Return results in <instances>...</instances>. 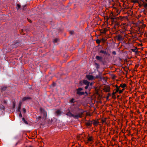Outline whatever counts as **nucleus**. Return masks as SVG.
Instances as JSON below:
<instances>
[{"mask_svg":"<svg viewBox=\"0 0 147 147\" xmlns=\"http://www.w3.org/2000/svg\"><path fill=\"white\" fill-rule=\"evenodd\" d=\"M72 112L74 113L75 115H78L79 117H75V118L78 119L79 118H81L82 117V115L84 113V111L82 109H81L78 107L73 109Z\"/></svg>","mask_w":147,"mask_h":147,"instance_id":"f257e3e1","label":"nucleus"},{"mask_svg":"<svg viewBox=\"0 0 147 147\" xmlns=\"http://www.w3.org/2000/svg\"><path fill=\"white\" fill-rule=\"evenodd\" d=\"M111 20H113V22L115 23V27L116 30H117L119 26V17H118L117 16H115L114 17L111 18Z\"/></svg>","mask_w":147,"mask_h":147,"instance_id":"f03ea898","label":"nucleus"},{"mask_svg":"<svg viewBox=\"0 0 147 147\" xmlns=\"http://www.w3.org/2000/svg\"><path fill=\"white\" fill-rule=\"evenodd\" d=\"M40 111L41 114H42L43 115L44 117L46 118L47 115V112L45 110L42 108H40Z\"/></svg>","mask_w":147,"mask_h":147,"instance_id":"7ed1b4c3","label":"nucleus"},{"mask_svg":"<svg viewBox=\"0 0 147 147\" xmlns=\"http://www.w3.org/2000/svg\"><path fill=\"white\" fill-rule=\"evenodd\" d=\"M117 92H119V87L116 85V87L113 92V96L114 97L115 96V94Z\"/></svg>","mask_w":147,"mask_h":147,"instance_id":"20e7f679","label":"nucleus"},{"mask_svg":"<svg viewBox=\"0 0 147 147\" xmlns=\"http://www.w3.org/2000/svg\"><path fill=\"white\" fill-rule=\"evenodd\" d=\"M66 115L69 116L70 117H73L74 118H75V117H79L78 115H75L72 114L70 111L67 113Z\"/></svg>","mask_w":147,"mask_h":147,"instance_id":"39448f33","label":"nucleus"},{"mask_svg":"<svg viewBox=\"0 0 147 147\" xmlns=\"http://www.w3.org/2000/svg\"><path fill=\"white\" fill-rule=\"evenodd\" d=\"M19 45V43L17 41H16L13 43L11 45L12 47L13 48H16L18 47Z\"/></svg>","mask_w":147,"mask_h":147,"instance_id":"423d86ee","label":"nucleus"},{"mask_svg":"<svg viewBox=\"0 0 147 147\" xmlns=\"http://www.w3.org/2000/svg\"><path fill=\"white\" fill-rule=\"evenodd\" d=\"M126 85L125 83H123L122 82L121 84H120V87H121L123 88L122 90L120 89V93L122 92L125 89V87H126Z\"/></svg>","mask_w":147,"mask_h":147,"instance_id":"0eeeda50","label":"nucleus"},{"mask_svg":"<svg viewBox=\"0 0 147 147\" xmlns=\"http://www.w3.org/2000/svg\"><path fill=\"white\" fill-rule=\"evenodd\" d=\"M86 78L89 80H92L94 79V77L93 76L90 75H86Z\"/></svg>","mask_w":147,"mask_h":147,"instance_id":"6e6552de","label":"nucleus"},{"mask_svg":"<svg viewBox=\"0 0 147 147\" xmlns=\"http://www.w3.org/2000/svg\"><path fill=\"white\" fill-rule=\"evenodd\" d=\"M96 58L98 60L100 61L103 62V61L102 60V57L101 56H96Z\"/></svg>","mask_w":147,"mask_h":147,"instance_id":"1a4fd4ad","label":"nucleus"},{"mask_svg":"<svg viewBox=\"0 0 147 147\" xmlns=\"http://www.w3.org/2000/svg\"><path fill=\"white\" fill-rule=\"evenodd\" d=\"M60 32V30H59L56 29L53 30L52 33L53 34L57 35Z\"/></svg>","mask_w":147,"mask_h":147,"instance_id":"9d476101","label":"nucleus"},{"mask_svg":"<svg viewBox=\"0 0 147 147\" xmlns=\"http://www.w3.org/2000/svg\"><path fill=\"white\" fill-rule=\"evenodd\" d=\"M31 97L28 96H26L24 97L22 99V100L23 101H25L31 99Z\"/></svg>","mask_w":147,"mask_h":147,"instance_id":"9b49d317","label":"nucleus"},{"mask_svg":"<svg viewBox=\"0 0 147 147\" xmlns=\"http://www.w3.org/2000/svg\"><path fill=\"white\" fill-rule=\"evenodd\" d=\"M98 72H99V74L98 75H97L95 77V78H100V79H102L101 75H102V73L98 71Z\"/></svg>","mask_w":147,"mask_h":147,"instance_id":"f8f14e48","label":"nucleus"},{"mask_svg":"<svg viewBox=\"0 0 147 147\" xmlns=\"http://www.w3.org/2000/svg\"><path fill=\"white\" fill-rule=\"evenodd\" d=\"M8 87L7 86H5L1 88V92H3V91L7 90Z\"/></svg>","mask_w":147,"mask_h":147,"instance_id":"ddd939ff","label":"nucleus"},{"mask_svg":"<svg viewBox=\"0 0 147 147\" xmlns=\"http://www.w3.org/2000/svg\"><path fill=\"white\" fill-rule=\"evenodd\" d=\"M83 81V83L84 84L86 85H90V82L88 81L87 80H84Z\"/></svg>","mask_w":147,"mask_h":147,"instance_id":"4468645a","label":"nucleus"},{"mask_svg":"<svg viewBox=\"0 0 147 147\" xmlns=\"http://www.w3.org/2000/svg\"><path fill=\"white\" fill-rule=\"evenodd\" d=\"M61 114V112L60 110H58L56 111V115L57 116H59Z\"/></svg>","mask_w":147,"mask_h":147,"instance_id":"2eb2a0df","label":"nucleus"},{"mask_svg":"<svg viewBox=\"0 0 147 147\" xmlns=\"http://www.w3.org/2000/svg\"><path fill=\"white\" fill-rule=\"evenodd\" d=\"M77 94L79 95H82L84 94V92L80 91H78L77 92Z\"/></svg>","mask_w":147,"mask_h":147,"instance_id":"dca6fc26","label":"nucleus"},{"mask_svg":"<svg viewBox=\"0 0 147 147\" xmlns=\"http://www.w3.org/2000/svg\"><path fill=\"white\" fill-rule=\"evenodd\" d=\"M100 53H103L105 55L107 54V52H106V51H104L102 50H100Z\"/></svg>","mask_w":147,"mask_h":147,"instance_id":"f3484780","label":"nucleus"},{"mask_svg":"<svg viewBox=\"0 0 147 147\" xmlns=\"http://www.w3.org/2000/svg\"><path fill=\"white\" fill-rule=\"evenodd\" d=\"M137 48L136 47L135 49H131L132 51L134 52L136 54H137L138 53V51L137 50Z\"/></svg>","mask_w":147,"mask_h":147,"instance_id":"a211bd4d","label":"nucleus"},{"mask_svg":"<svg viewBox=\"0 0 147 147\" xmlns=\"http://www.w3.org/2000/svg\"><path fill=\"white\" fill-rule=\"evenodd\" d=\"M16 7L18 9H21V5L19 4H17Z\"/></svg>","mask_w":147,"mask_h":147,"instance_id":"6ab92c4d","label":"nucleus"},{"mask_svg":"<svg viewBox=\"0 0 147 147\" xmlns=\"http://www.w3.org/2000/svg\"><path fill=\"white\" fill-rule=\"evenodd\" d=\"M125 31H126L125 28V27H124L123 30H120V32H121V33H123L125 32Z\"/></svg>","mask_w":147,"mask_h":147,"instance_id":"aec40b11","label":"nucleus"},{"mask_svg":"<svg viewBox=\"0 0 147 147\" xmlns=\"http://www.w3.org/2000/svg\"><path fill=\"white\" fill-rule=\"evenodd\" d=\"M95 64L96 65V68L97 69H99V65L96 63H95Z\"/></svg>","mask_w":147,"mask_h":147,"instance_id":"412c9836","label":"nucleus"},{"mask_svg":"<svg viewBox=\"0 0 147 147\" xmlns=\"http://www.w3.org/2000/svg\"><path fill=\"white\" fill-rule=\"evenodd\" d=\"M83 81H80L79 82V85L80 86H82L83 84Z\"/></svg>","mask_w":147,"mask_h":147,"instance_id":"4be33fe9","label":"nucleus"},{"mask_svg":"<svg viewBox=\"0 0 147 147\" xmlns=\"http://www.w3.org/2000/svg\"><path fill=\"white\" fill-rule=\"evenodd\" d=\"M22 120L25 124H28V123L27 121H26L25 119L24 118H22Z\"/></svg>","mask_w":147,"mask_h":147,"instance_id":"5701e85b","label":"nucleus"},{"mask_svg":"<svg viewBox=\"0 0 147 147\" xmlns=\"http://www.w3.org/2000/svg\"><path fill=\"white\" fill-rule=\"evenodd\" d=\"M59 39L57 38H55L53 40L54 43H57Z\"/></svg>","mask_w":147,"mask_h":147,"instance_id":"b1692460","label":"nucleus"},{"mask_svg":"<svg viewBox=\"0 0 147 147\" xmlns=\"http://www.w3.org/2000/svg\"><path fill=\"white\" fill-rule=\"evenodd\" d=\"M82 90L83 89L82 88H79L77 89V92L80 91Z\"/></svg>","mask_w":147,"mask_h":147,"instance_id":"393cba45","label":"nucleus"},{"mask_svg":"<svg viewBox=\"0 0 147 147\" xmlns=\"http://www.w3.org/2000/svg\"><path fill=\"white\" fill-rule=\"evenodd\" d=\"M100 42V40L98 39L96 40V42L98 44H99Z\"/></svg>","mask_w":147,"mask_h":147,"instance_id":"a878e982","label":"nucleus"},{"mask_svg":"<svg viewBox=\"0 0 147 147\" xmlns=\"http://www.w3.org/2000/svg\"><path fill=\"white\" fill-rule=\"evenodd\" d=\"M0 109L1 110H4L5 109V107L3 106H0Z\"/></svg>","mask_w":147,"mask_h":147,"instance_id":"bb28decb","label":"nucleus"},{"mask_svg":"<svg viewBox=\"0 0 147 147\" xmlns=\"http://www.w3.org/2000/svg\"><path fill=\"white\" fill-rule=\"evenodd\" d=\"M88 141H92V137H90L88 139Z\"/></svg>","mask_w":147,"mask_h":147,"instance_id":"cd10ccee","label":"nucleus"},{"mask_svg":"<svg viewBox=\"0 0 147 147\" xmlns=\"http://www.w3.org/2000/svg\"><path fill=\"white\" fill-rule=\"evenodd\" d=\"M75 102V101H74V98H72L70 100V102L71 103H74Z\"/></svg>","mask_w":147,"mask_h":147,"instance_id":"c85d7f7f","label":"nucleus"},{"mask_svg":"<svg viewBox=\"0 0 147 147\" xmlns=\"http://www.w3.org/2000/svg\"><path fill=\"white\" fill-rule=\"evenodd\" d=\"M86 125H87L88 126H90L91 125V123H90V122H89L86 123Z\"/></svg>","mask_w":147,"mask_h":147,"instance_id":"c756f323","label":"nucleus"},{"mask_svg":"<svg viewBox=\"0 0 147 147\" xmlns=\"http://www.w3.org/2000/svg\"><path fill=\"white\" fill-rule=\"evenodd\" d=\"M26 5H24L21 6V9H22L23 10H24V8L26 7Z\"/></svg>","mask_w":147,"mask_h":147,"instance_id":"7c9ffc66","label":"nucleus"},{"mask_svg":"<svg viewBox=\"0 0 147 147\" xmlns=\"http://www.w3.org/2000/svg\"><path fill=\"white\" fill-rule=\"evenodd\" d=\"M21 107H18V112H20V109H21Z\"/></svg>","mask_w":147,"mask_h":147,"instance_id":"2f4dec72","label":"nucleus"},{"mask_svg":"<svg viewBox=\"0 0 147 147\" xmlns=\"http://www.w3.org/2000/svg\"><path fill=\"white\" fill-rule=\"evenodd\" d=\"M116 39L118 40H119V34H118L117 36Z\"/></svg>","mask_w":147,"mask_h":147,"instance_id":"473e14b6","label":"nucleus"},{"mask_svg":"<svg viewBox=\"0 0 147 147\" xmlns=\"http://www.w3.org/2000/svg\"><path fill=\"white\" fill-rule=\"evenodd\" d=\"M112 53L113 54V55H116V52L114 51H113L112 52Z\"/></svg>","mask_w":147,"mask_h":147,"instance_id":"72a5a7b5","label":"nucleus"},{"mask_svg":"<svg viewBox=\"0 0 147 147\" xmlns=\"http://www.w3.org/2000/svg\"><path fill=\"white\" fill-rule=\"evenodd\" d=\"M144 7L145 8H146L147 7V3H146L145 2V3H144Z\"/></svg>","mask_w":147,"mask_h":147,"instance_id":"f704fd0d","label":"nucleus"},{"mask_svg":"<svg viewBox=\"0 0 147 147\" xmlns=\"http://www.w3.org/2000/svg\"><path fill=\"white\" fill-rule=\"evenodd\" d=\"M22 104V102L20 101L19 103V104L18 105V107H21Z\"/></svg>","mask_w":147,"mask_h":147,"instance_id":"c9c22d12","label":"nucleus"},{"mask_svg":"<svg viewBox=\"0 0 147 147\" xmlns=\"http://www.w3.org/2000/svg\"><path fill=\"white\" fill-rule=\"evenodd\" d=\"M37 119H38V120L40 119L41 118V116H39L38 117H37Z\"/></svg>","mask_w":147,"mask_h":147,"instance_id":"e433bc0d","label":"nucleus"},{"mask_svg":"<svg viewBox=\"0 0 147 147\" xmlns=\"http://www.w3.org/2000/svg\"><path fill=\"white\" fill-rule=\"evenodd\" d=\"M89 85H86V86L85 87V89H87L88 88V87Z\"/></svg>","mask_w":147,"mask_h":147,"instance_id":"4c0bfd02","label":"nucleus"},{"mask_svg":"<svg viewBox=\"0 0 147 147\" xmlns=\"http://www.w3.org/2000/svg\"><path fill=\"white\" fill-rule=\"evenodd\" d=\"M23 110L24 113H25L26 112V109H25L24 108H23Z\"/></svg>","mask_w":147,"mask_h":147,"instance_id":"58836bf2","label":"nucleus"},{"mask_svg":"<svg viewBox=\"0 0 147 147\" xmlns=\"http://www.w3.org/2000/svg\"><path fill=\"white\" fill-rule=\"evenodd\" d=\"M19 116L20 117H22V115L21 113L19 114Z\"/></svg>","mask_w":147,"mask_h":147,"instance_id":"ea45409f","label":"nucleus"},{"mask_svg":"<svg viewBox=\"0 0 147 147\" xmlns=\"http://www.w3.org/2000/svg\"><path fill=\"white\" fill-rule=\"evenodd\" d=\"M123 80V78L122 77H120V82H122V80Z\"/></svg>","mask_w":147,"mask_h":147,"instance_id":"a19ab883","label":"nucleus"},{"mask_svg":"<svg viewBox=\"0 0 147 147\" xmlns=\"http://www.w3.org/2000/svg\"><path fill=\"white\" fill-rule=\"evenodd\" d=\"M105 122H106V121L105 120H102V123H105Z\"/></svg>","mask_w":147,"mask_h":147,"instance_id":"79ce46f5","label":"nucleus"},{"mask_svg":"<svg viewBox=\"0 0 147 147\" xmlns=\"http://www.w3.org/2000/svg\"><path fill=\"white\" fill-rule=\"evenodd\" d=\"M120 42L121 41V40L123 39V38L120 35Z\"/></svg>","mask_w":147,"mask_h":147,"instance_id":"37998d69","label":"nucleus"},{"mask_svg":"<svg viewBox=\"0 0 147 147\" xmlns=\"http://www.w3.org/2000/svg\"><path fill=\"white\" fill-rule=\"evenodd\" d=\"M70 33L71 34H73L74 33V31H70Z\"/></svg>","mask_w":147,"mask_h":147,"instance_id":"c03bdc74","label":"nucleus"},{"mask_svg":"<svg viewBox=\"0 0 147 147\" xmlns=\"http://www.w3.org/2000/svg\"><path fill=\"white\" fill-rule=\"evenodd\" d=\"M93 82H91V83H90V85L91 86H92V85H93Z\"/></svg>","mask_w":147,"mask_h":147,"instance_id":"a18cd8bd","label":"nucleus"},{"mask_svg":"<svg viewBox=\"0 0 147 147\" xmlns=\"http://www.w3.org/2000/svg\"><path fill=\"white\" fill-rule=\"evenodd\" d=\"M18 138V136H16L15 137H14V139H17Z\"/></svg>","mask_w":147,"mask_h":147,"instance_id":"49530a36","label":"nucleus"},{"mask_svg":"<svg viewBox=\"0 0 147 147\" xmlns=\"http://www.w3.org/2000/svg\"><path fill=\"white\" fill-rule=\"evenodd\" d=\"M15 107V104H13V108H14Z\"/></svg>","mask_w":147,"mask_h":147,"instance_id":"de8ad7c7","label":"nucleus"},{"mask_svg":"<svg viewBox=\"0 0 147 147\" xmlns=\"http://www.w3.org/2000/svg\"><path fill=\"white\" fill-rule=\"evenodd\" d=\"M120 20H122L123 18H122V17L121 16H120Z\"/></svg>","mask_w":147,"mask_h":147,"instance_id":"09e8293b","label":"nucleus"},{"mask_svg":"<svg viewBox=\"0 0 147 147\" xmlns=\"http://www.w3.org/2000/svg\"><path fill=\"white\" fill-rule=\"evenodd\" d=\"M97 122H96V121L94 123V124H97Z\"/></svg>","mask_w":147,"mask_h":147,"instance_id":"8fccbe9b","label":"nucleus"},{"mask_svg":"<svg viewBox=\"0 0 147 147\" xmlns=\"http://www.w3.org/2000/svg\"><path fill=\"white\" fill-rule=\"evenodd\" d=\"M84 93L86 94H88V92L86 91L85 92H84Z\"/></svg>","mask_w":147,"mask_h":147,"instance_id":"3c124183","label":"nucleus"},{"mask_svg":"<svg viewBox=\"0 0 147 147\" xmlns=\"http://www.w3.org/2000/svg\"><path fill=\"white\" fill-rule=\"evenodd\" d=\"M141 1L143 2V3H145V2L144 1V0H141Z\"/></svg>","mask_w":147,"mask_h":147,"instance_id":"603ef678","label":"nucleus"},{"mask_svg":"<svg viewBox=\"0 0 147 147\" xmlns=\"http://www.w3.org/2000/svg\"><path fill=\"white\" fill-rule=\"evenodd\" d=\"M106 55H107L109 56L110 55V54L107 53V54H106Z\"/></svg>","mask_w":147,"mask_h":147,"instance_id":"864d4df0","label":"nucleus"},{"mask_svg":"<svg viewBox=\"0 0 147 147\" xmlns=\"http://www.w3.org/2000/svg\"><path fill=\"white\" fill-rule=\"evenodd\" d=\"M135 2H137V3H138V2L137 1H135Z\"/></svg>","mask_w":147,"mask_h":147,"instance_id":"5fc2aeb1","label":"nucleus"},{"mask_svg":"<svg viewBox=\"0 0 147 147\" xmlns=\"http://www.w3.org/2000/svg\"><path fill=\"white\" fill-rule=\"evenodd\" d=\"M18 142H17L16 143V146L18 144Z\"/></svg>","mask_w":147,"mask_h":147,"instance_id":"6e6d98bb","label":"nucleus"},{"mask_svg":"<svg viewBox=\"0 0 147 147\" xmlns=\"http://www.w3.org/2000/svg\"><path fill=\"white\" fill-rule=\"evenodd\" d=\"M108 98H109V96H108L107 97V99H108Z\"/></svg>","mask_w":147,"mask_h":147,"instance_id":"4d7b16f0","label":"nucleus"},{"mask_svg":"<svg viewBox=\"0 0 147 147\" xmlns=\"http://www.w3.org/2000/svg\"><path fill=\"white\" fill-rule=\"evenodd\" d=\"M119 95H118L117 96V98H118V97H119Z\"/></svg>","mask_w":147,"mask_h":147,"instance_id":"13d9d810","label":"nucleus"},{"mask_svg":"<svg viewBox=\"0 0 147 147\" xmlns=\"http://www.w3.org/2000/svg\"><path fill=\"white\" fill-rule=\"evenodd\" d=\"M145 1L147 2V0H145Z\"/></svg>","mask_w":147,"mask_h":147,"instance_id":"bf43d9fd","label":"nucleus"},{"mask_svg":"<svg viewBox=\"0 0 147 147\" xmlns=\"http://www.w3.org/2000/svg\"><path fill=\"white\" fill-rule=\"evenodd\" d=\"M121 132H123V131H122V130H121Z\"/></svg>","mask_w":147,"mask_h":147,"instance_id":"052dcab7","label":"nucleus"},{"mask_svg":"<svg viewBox=\"0 0 147 147\" xmlns=\"http://www.w3.org/2000/svg\"><path fill=\"white\" fill-rule=\"evenodd\" d=\"M89 89H90H90H91V88H89Z\"/></svg>","mask_w":147,"mask_h":147,"instance_id":"680f3d73","label":"nucleus"},{"mask_svg":"<svg viewBox=\"0 0 147 147\" xmlns=\"http://www.w3.org/2000/svg\"><path fill=\"white\" fill-rule=\"evenodd\" d=\"M121 114L120 113V117L121 116Z\"/></svg>","mask_w":147,"mask_h":147,"instance_id":"e2e57ef3","label":"nucleus"},{"mask_svg":"<svg viewBox=\"0 0 147 147\" xmlns=\"http://www.w3.org/2000/svg\"><path fill=\"white\" fill-rule=\"evenodd\" d=\"M30 147H32V146H30Z\"/></svg>","mask_w":147,"mask_h":147,"instance_id":"0e129e2a","label":"nucleus"},{"mask_svg":"<svg viewBox=\"0 0 147 147\" xmlns=\"http://www.w3.org/2000/svg\"><path fill=\"white\" fill-rule=\"evenodd\" d=\"M120 101L121 100V98H120Z\"/></svg>","mask_w":147,"mask_h":147,"instance_id":"69168bd1","label":"nucleus"}]
</instances>
